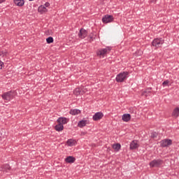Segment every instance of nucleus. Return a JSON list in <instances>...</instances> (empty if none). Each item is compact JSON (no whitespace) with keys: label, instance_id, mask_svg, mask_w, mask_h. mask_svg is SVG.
<instances>
[{"label":"nucleus","instance_id":"30","mask_svg":"<svg viewBox=\"0 0 179 179\" xmlns=\"http://www.w3.org/2000/svg\"><path fill=\"white\" fill-rule=\"evenodd\" d=\"M45 6L46 8H48V6H50V3L46 2V3H45Z\"/></svg>","mask_w":179,"mask_h":179},{"label":"nucleus","instance_id":"4","mask_svg":"<svg viewBox=\"0 0 179 179\" xmlns=\"http://www.w3.org/2000/svg\"><path fill=\"white\" fill-rule=\"evenodd\" d=\"M13 96H15V92L9 91L8 92H5L4 94H3L1 97L2 99H3V100L10 101V100H12V99H13Z\"/></svg>","mask_w":179,"mask_h":179},{"label":"nucleus","instance_id":"14","mask_svg":"<svg viewBox=\"0 0 179 179\" xmlns=\"http://www.w3.org/2000/svg\"><path fill=\"white\" fill-rule=\"evenodd\" d=\"M75 160H76V159L72 156H69L65 159L66 163H69V164L75 163Z\"/></svg>","mask_w":179,"mask_h":179},{"label":"nucleus","instance_id":"16","mask_svg":"<svg viewBox=\"0 0 179 179\" xmlns=\"http://www.w3.org/2000/svg\"><path fill=\"white\" fill-rule=\"evenodd\" d=\"M38 11L40 13H44V12H48V9H47L44 6H40L38 8Z\"/></svg>","mask_w":179,"mask_h":179},{"label":"nucleus","instance_id":"13","mask_svg":"<svg viewBox=\"0 0 179 179\" xmlns=\"http://www.w3.org/2000/svg\"><path fill=\"white\" fill-rule=\"evenodd\" d=\"M152 93V88H148L144 92H142L141 96H145V97H149Z\"/></svg>","mask_w":179,"mask_h":179},{"label":"nucleus","instance_id":"11","mask_svg":"<svg viewBox=\"0 0 179 179\" xmlns=\"http://www.w3.org/2000/svg\"><path fill=\"white\" fill-rule=\"evenodd\" d=\"M69 119L66 117H59L57 119L58 124H61V125H64L65 124H68Z\"/></svg>","mask_w":179,"mask_h":179},{"label":"nucleus","instance_id":"6","mask_svg":"<svg viewBox=\"0 0 179 179\" xmlns=\"http://www.w3.org/2000/svg\"><path fill=\"white\" fill-rule=\"evenodd\" d=\"M114 21V17L111 15H106L104 17H102L103 23H111V22Z\"/></svg>","mask_w":179,"mask_h":179},{"label":"nucleus","instance_id":"17","mask_svg":"<svg viewBox=\"0 0 179 179\" xmlns=\"http://www.w3.org/2000/svg\"><path fill=\"white\" fill-rule=\"evenodd\" d=\"M55 129H56V131H57V132H61V131H64V125L58 123V124H57L55 127Z\"/></svg>","mask_w":179,"mask_h":179},{"label":"nucleus","instance_id":"28","mask_svg":"<svg viewBox=\"0 0 179 179\" xmlns=\"http://www.w3.org/2000/svg\"><path fill=\"white\" fill-rule=\"evenodd\" d=\"M2 66H3V62H2V61H0V69H2Z\"/></svg>","mask_w":179,"mask_h":179},{"label":"nucleus","instance_id":"32","mask_svg":"<svg viewBox=\"0 0 179 179\" xmlns=\"http://www.w3.org/2000/svg\"><path fill=\"white\" fill-rule=\"evenodd\" d=\"M90 39L93 38V36H90Z\"/></svg>","mask_w":179,"mask_h":179},{"label":"nucleus","instance_id":"20","mask_svg":"<svg viewBox=\"0 0 179 179\" xmlns=\"http://www.w3.org/2000/svg\"><path fill=\"white\" fill-rule=\"evenodd\" d=\"M70 114H71V115H78V114H80V110L71 109L70 110Z\"/></svg>","mask_w":179,"mask_h":179},{"label":"nucleus","instance_id":"3","mask_svg":"<svg viewBox=\"0 0 179 179\" xmlns=\"http://www.w3.org/2000/svg\"><path fill=\"white\" fill-rule=\"evenodd\" d=\"M163 44H164V41L162 38H155L152 43V45L153 47H155L156 48H159V47H162V45H163Z\"/></svg>","mask_w":179,"mask_h":179},{"label":"nucleus","instance_id":"22","mask_svg":"<svg viewBox=\"0 0 179 179\" xmlns=\"http://www.w3.org/2000/svg\"><path fill=\"white\" fill-rule=\"evenodd\" d=\"M80 93H82V90H80V88H76L73 91V94H75V96H79Z\"/></svg>","mask_w":179,"mask_h":179},{"label":"nucleus","instance_id":"24","mask_svg":"<svg viewBox=\"0 0 179 179\" xmlns=\"http://www.w3.org/2000/svg\"><path fill=\"white\" fill-rule=\"evenodd\" d=\"M46 43L48 44H51L52 43H54V38L52 36H49L48 38H46Z\"/></svg>","mask_w":179,"mask_h":179},{"label":"nucleus","instance_id":"31","mask_svg":"<svg viewBox=\"0 0 179 179\" xmlns=\"http://www.w3.org/2000/svg\"><path fill=\"white\" fill-rule=\"evenodd\" d=\"M6 0H0V3H3V2H6Z\"/></svg>","mask_w":179,"mask_h":179},{"label":"nucleus","instance_id":"25","mask_svg":"<svg viewBox=\"0 0 179 179\" xmlns=\"http://www.w3.org/2000/svg\"><path fill=\"white\" fill-rule=\"evenodd\" d=\"M8 55V52L6 50H2L0 52V56L6 57Z\"/></svg>","mask_w":179,"mask_h":179},{"label":"nucleus","instance_id":"26","mask_svg":"<svg viewBox=\"0 0 179 179\" xmlns=\"http://www.w3.org/2000/svg\"><path fill=\"white\" fill-rule=\"evenodd\" d=\"M169 83H170V81H169V80H166L162 83V86H169Z\"/></svg>","mask_w":179,"mask_h":179},{"label":"nucleus","instance_id":"15","mask_svg":"<svg viewBox=\"0 0 179 179\" xmlns=\"http://www.w3.org/2000/svg\"><path fill=\"white\" fill-rule=\"evenodd\" d=\"M14 3L17 6H23L24 5V0H14Z\"/></svg>","mask_w":179,"mask_h":179},{"label":"nucleus","instance_id":"34","mask_svg":"<svg viewBox=\"0 0 179 179\" xmlns=\"http://www.w3.org/2000/svg\"><path fill=\"white\" fill-rule=\"evenodd\" d=\"M29 1H33V0H29Z\"/></svg>","mask_w":179,"mask_h":179},{"label":"nucleus","instance_id":"1","mask_svg":"<svg viewBox=\"0 0 179 179\" xmlns=\"http://www.w3.org/2000/svg\"><path fill=\"white\" fill-rule=\"evenodd\" d=\"M128 75H129V72L128 71H123L122 73H120L116 76V82L118 83H121L124 82V80H127V78H128Z\"/></svg>","mask_w":179,"mask_h":179},{"label":"nucleus","instance_id":"5","mask_svg":"<svg viewBox=\"0 0 179 179\" xmlns=\"http://www.w3.org/2000/svg\"><path fill=\"white\" fill-rule=\"evenodd\" d=\"M163 164V160L158 159H154L150 162V167H160Z\"/></svg>","mask_w":179,"mask_h":179},{"label":"nucleus","instance_id":"10","mask_svg":"<svg viewBox=\"0 0 179 179\" xmlns=\"http://www.w3.org/2000/svg\"><path fill=\"white\" fill-rule=\"evenodd\" d=\"M139 148V144L136 140H134L130 143V150H135Z\"/></svg>","mask_w":179,"mask_h":179},{"label":"nucleus","instance_id":"29","mask_svg":"<svg viewBox=\"0 0 179 179\" xmlns=\"http://www.w3.org/2000/svg\"><path fill=\"white\" fill-rule=\"evenodd\" d=\"M157 1V0H150V3H156V2Z\"/></svg>","mask_w":179,"mask_h":179},{"label":"nucleus","instance_id":"7","mask_svg":"<svg viewBox=\"0 0 179 179\" xmlns=\"http://www.w3.org/2000/svg\"><path fill=\"white\" fill-rule=\"evenodd\" d=\"M103 117H104V114H103V113L97 112L93 115L92 120L93 121H100Z\"/></svg>","mask_w":179,"mask_h":179},{"label":"nucleus","instance_id":"33","mask_svg":"<svg viewBox=\"0 0 179 179\" xmlns=\"http://www.w3.org/2000/svg\"><path fill=\"white\" fill-rule=\"evenodd\" d=\"M86 134V133H83V135H85Z\"/></svg>","mask_w":179,"mask_h":179},{"label":"nucleus","instance_id":"18","mask_svg":"<svg viewBox=\"0 0 179 179\" xmlns=\"http://www.w3.org/2000/svg\"><path fill=\"white\" fill-rule=\"evenodd\" d=\"M172 117H175V118H177L179 117V108H176L173 113H172Z\"/></svg>","mask_w":179,"mask_h":179},{"label":"nucleus","instance_id":"12","mask_svg":"<svg viewBox=\"0 0 179 179\" xmlns=\"http://www.w3.org/2000/svg\"><path fill=\"white\" fill-rule=\"evenodd\" d=\"M122 120L124 122H128L131 120V114L125 113L122 116Z\"/></svg>","mask_w":179,"mask_h":179},{"label":"nucleus","instance_id":"27","mask_svg":"<svg viewBox=\"0 0 179 179\" xmlns=\"http://www.w3.org/2000/svg\"><path fill=\"white\" fill-rule=\"evenodd\" d=\"M151 138H157V132H152L151 134Z\"/></svg>","mask_w":179,"mask_h":179},{"label":"nucleus","instance_id":"8","mask_svg":"<svg viewBox=\"0 0 179 179\" xmlns=\"http://www.w3.org/2000/svg\"><path fill=\"white\" fill-rule=\"evenodd\" d=\"M173 144V141L170 139H164L161 141L162 148H167V146H170V145Z\"/></svg>","mask_w":179,"mask_h":179},{"label":"nucleus","instance_id":"23","mask_svg":"<svg viewBox=\"0 0 179 179\" xmlns=\"http://www.w3.org/2000/svg\"><path fill=\"white\" fill-rule=\"evenodd\" d=\"M66 143H67L68 146H73V145H75V141H73L72 139H69L66 141Z\"/></svg>","mask_w":179,"mask_h":179},{"label":"nucleus","instance_id":"19","mask_svg":"<svg viewBox=\"0 0 179 179\" xmlns=\"http://www.w3.org/2000/svg\"><path fill=\"white\" fill-rule=\"evenodd\" d=\"M87 123V120H81L78 122V127H79V128H83V127H86Z\"/></svg>","mask_w":179,"mask_h":179},{"label":"nucleus","instance_id":"2","mask_svg":"<svg viewBox=\"0 0 179 179\" xmlns=\"http://www.w3.org/2000/svg\"><path fill=\"white\" fill-rule=\"evenodd\" d=\"M110 51H111V48L107 47L106 48L97 50L96 55L98 57H104L105 55H107V54H110Z\"/></svg>","mask_w":179,"mask_h":179},{"label":"nucleus","instance_id":"9","mask_svg":"<svg viewBox=\"0 0 179 179\" xmlns=\"http://www.w3.org/2000/svg\"><path fill=\"white\" fill-rule=\"evenodd\" d=\"M78 37L82 39L86 38L87 37V31L83 28L81 29L78 33Z\"/></svg>","mask_w":179,"mask_h":179},{"label":"nucleus","instance_id":"21","mask_svg":"<svg viewBox=\"0 0 179 179\" xmlns=\"http://www.w3.org/2000/svg\"><path fill=\"white\" fill-rule=\"evenodd\" d=\"M113 149L115 150V152H118L120 149H121V144L120 143H115L113 145Z\"/></svg>","mask_w":179,"mask_h":179}]
</instances>
